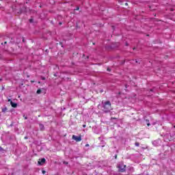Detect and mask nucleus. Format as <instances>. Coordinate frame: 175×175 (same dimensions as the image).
I'll use <instances>...</instances> for the list:
<instances>
[{"instance_id":"obj_1","label":"nucleus","mask_w":175,"mask_h":175,"mask_svg":"<svg viewBox=\"0 0 175 175\" xmlns=\"http://www.w3.org/2000/svg\"><path fill=\"white\" fill-rule=\"evenodd\" d=\"M103 105V110L104 113H109L110 112V110H111V103H110V100H107L105 102H102Z\"/></svg>"},{"instance_id":"obj_2","label":"nucleus","mask_w":175,"mask_h":175,"mask_svg":"<svg viewBox=\"0 0 175 175\" xmlns=\"http://www.w3.org/2000/svg\"><path fill=\"white\" fill-rule=\"evenodd\" d=\"M118 169L119 173H125L126 172V165L124 164V162L120 161L116 166Z\"/></svg>"},{"instance_id":"obj_3","label":"nucleus","mask_w":175,"mask_h":175,"mask_svg":"<svg viewBox=\"0 0 175 175\" xmlns=\"http://www.w3.org/2000/svg\"><path fill=\"white\" fill-rule=\"evenodd\" d=\"M72 139V140H75V142H81V135L77 136L73 135Z\"/></svg>"},{"instance_id":"obj_4","label":"nucleus","mask_w":175,"mask_h":175,"mask_svg":"<svg viewBox=\"0 0 175 175\" xmlns=\"http://www.w3.org/2000/svg\"><path fill=\"white\" fill-rule=\"evenodd\" d=\"M38 163L40 166H43V165H44L46 163V159L42 158V159H40L39 161L38 162Z\"/></svg>"},{"instance_id":"obj_5","label":"nucleus","mask_w":175,"mask_h":175,"mask_svg":"<svg viewBox=\"0 0 175 175\" xmlns=\"http://www.w3.org/2000/svg\"><path fill=\"white\" fill-rule=\"evenodd\" d=\"M39 128H40V131H44L45 128H44V125L42 123L39 124Z\"/></svg>"},{"instance_id":"obj_6","label":"nucleus","mask_w":175,"mask_h":175,"mask_svg":"<svg viewBox=\"0 0 175 175\" xmlns=\"http://www.w3.org/2000/svg\"><path fill=\"white\" fill-rule=\"evenodd\" d=\"M21 42V39L20 38L16 37V41H12V43H15L16 44H18Z\"/></svg>"},{"instance_id":"obj_7","label":"nucleus","mask_w":175,"mask_h":175,"mask_svg":"<svg viewBox=\"0 0 175 175\" xmlns=\"http://www.w3.org/2000/svg\"><path fill=\"white\" fill-rule=\"evenodd\" d=\"M10 105H11L12 107H14V108L17 107V103H14L13 101H11Z\"/></svg>"},{"instance_id":"obj_8","label":"nucleus","mask_w":175,"mask_h":175,"mask_svg":"<svg viewBox=\"0 0 175 175\" xmlns=\"http://www.w3.org/2000/svg\"><path fill=\"white\" fill-rule=\"evenodd\" d=\"M16 42V37L11 38V40L10 42V43H12V44H16V42Z\"/></svg>"},{"instance_id":"obj_9","label":"nucleus","mask_w":175,"mask_h":175,"mask_svg":"<svg viewBox=\"0 0 175 175\" xmlns=\"http://www.w3.org/2000/svg\"><path fill=\"white\" fill-rule=\"evenodd\" d=\"M34 144H36V146H42V142L40 141H35Z\"/></svg>"},{"instance_id":"obj_10","label":"nucleus","mask_w":175,"mask_h":175,"mask_svg":"<svg viewBox=\"0 0 175 175\" xmlns=\"http://www.w3.org/2000/svg\"><path fill=\"white\" fill-rule=\"evenodd\" d=\"M135 61L136 64H140V62H142V59H135Z\"/></svg>"},{"instance_id":"obj_11","label":"nucleus","mask_w":175,"mask_h":175,"mask_svg":"<svg viewBox=\"0 0 175 175\" xmlns=\"http://www.w3.org/2000/svg\"><path fill=\"white\" fill-rule=\"evenodd\" d=\"M2 113H5L6 112V111L8 110V107H4V108H2Z\"/></svg>"},{"instance_id":"obj_12","label":"nucleus","mask_w":175,"mask_h":175,"mask_svg":"<svg viewBox=\"0 0 175 175\" xmlns=\"http://www.w3.org/2000/svg\"><path fill=\"white\" fill-rule=\"evenodd\" d=\"M79 23H80V21L76 22V28L80 29V26H79Z\"/></svg>"},{"instance_id":"obj_13","label":"nucleus","mask_w":175,"mask_h":175,"mask_svg":"<svg viewBox=\"0 0 175 175\" xmlns=\"http://www.w3.org/2000/svg\"><path fill=\"white\" fill-rule=\"evenodd\" d=\"M145 121L147 123L148 126H150V125H151V124H150V120H149L146 119V120H145Z\"/></svg>"},{"instance_id":"obj_14","label":"nucleus","mask_w":175,"mask_h":175,"mask_svg":"<svg viewBox=\"0 0 175 175\" xmlns=\"http://www.w3.org/2000/svg\"><path fill=\"white\" fill-rule=\"evenodd\" d=\"M0 151L3 153L6 152V150L3 149L1 146H0Z\"/></svg>"},{"instance_id":"obj_15","label":"nucleus","mask_w":175,"mask_h":175,"mask_svg":"<svg viewBox=\"0 0 175 175\" xmlns=\"http://www.w3.org/2000/svg\"><path fill=\"white\" fill-rule=\"evenodd\" d=\"M16 12L17 14H21V13H23V10H20L19 11L17 12V10H16Z\"/></svg>"},{"instance_id":"obj_16","label":"nucleus","mask_w":175,"mask_h":175,"mask_svg":"<svg viewBox=\"0 0 175 175\" xmlns=\"http://www.w3.org/2000/svg\"><path fill=\"white\" fill-rule=\"evenodd\" d=\"M29 22L30 23V24H33V19L32 18L29 19Z\"/></svg>"},{"instance_id":"obj_17","label":"nucleus","mask_w":175,"mask_h":175,"mask_svg":"<svg viewBox=\"0 0 175 175\" xmlns=\"http://www.w3.org/2000/svg\"><path fill=\"white\" fill-rule=\"evenodd\" d=\"M36 94H42V90L38 89V90H37V92H36Z\"/></svg>"},{"instance_id":"obj_18","label":"nucleus","mask_w":175,"mask_h":175,"mask_svg":"<svg viewBox=\"0 0 175 175\" xmlns=\"http://www.w3.org/2000/svg\"><path fill=\"white\" fill-rule=\"evenodd\" d=\"M135 145L136 147H139L140 146V144L139 142H135Z\"/></svg>"},{"instance_id":"obj_19","label":"nucleus","mask_w":175,"mask_h":175,"mask_svg":"<svg viewBox=\"0 0 175 175\" xmlns=\"http://www.w3.org/2000/svg\"><path fill=\"white\" fill-rule=\"evenodd\" d=\"M41 80H46V77L41 76L40 77Z\"/></svg>"},{"instance_id":"obj_20","label":"nucleus","mask_w":175,"mask_h":175,"mask_svg":"<svg viewBox=\"0 0 175 175\" xmlns=\"http://www.w3.org/2000/svg\"><path fill=\"white\" fill-rule=\"evenodd\" d=\"M154 90H155V88L150 89V92H155Z\"/></svg>"},{"instance_id":"obj_21","label":"nucleus","mask_w":175,"mask_h":175,"mask_svg":"<svg viewBox=\"0 0 175 175\" xmlns=\"http://www.w3.org/2000/svg\"><path fill=\"white\" fill-rule=\"evenodd\" d=\"M59 44H60V46H62V47H64V42H59Z\"/></svg>"},{"instance_id":"obj_22","label":"nucleus","mask_w":175,"mask_h":175,"mask_svg":"<svg viewBox=\"0 0 175 175\" xmlns=\"http://www.w3.org/2000/svg\"><path fill=\"white\" fill-rule=\"evenodd\" d=\"M107 72H111V69L110 68H107Z\"/></svg>"},{"instance_id":"obj_23","label":"nucleus","mask_w":175,"mask_h":175,"mask_svg":"<svg viewBox=\"0 0 175 175\" xmlns=\"http://www.w3.org/2000/svg\"><path fill=\"white\" fill-rule=\"evenodd\" d=\"M42 174H46V172L44 171V170H42Z\"/></svg>"},{"instance_id":"obj_24","label":"nucleus","mask_w":175,"mask_h":175,"mask_svg":"<svg viewBox=\"0 0 175 175\" xmlns=\"http://www.w3.org/2000/svg\"><path fill=\"white\" fill-rule=\"evenodd\" d=\"M79 9H80V7L77 6V7L76 8V9H75V10H79Z\"/></svg>"},{"instance_id":"obj_25","label":"nucleus","mask_w":175,"mask_h":175,"mask_svg":"<svg viewBox=\"0 0 175 175\" xmlns=\"http://www.w3.org/2000/svg\"><path fill=\"white\" fill-rule=\"evenodd\" d=\"M125 46H129V43H128V42H125Z\"/></svg>"},{"instance_id":"obj_26","label":"nucleus","mask_w":175,"mask_h":175,"mask_svg":"<svg viewBox=\"0 0 175 175\" xmlns=\"http://www.w3.org/2000/svg\"><path fill=\"white\" fill-rule=\"evenodd\" d=\"M79 157H80V156H78V157L77 156H74L73 157V158H75V159H77V158H79Z\"/></svg>"},{"instance_id":"obj_27","label":"nucleus","mask_w":175,"mask_h":175,"mask_svg":"<svg viewBox=\"0 0 175 175\" xmlns=\"http://www.w3.org/2000/svg\"><path fill=\"white\" fill-rule=\"evenodd\" d=\"M22 42H23V43L25 42V38H24V37L22 38Z\"/></svg>"},{"instance_id":"obj_28","label":"nucleus","mask_w":175,"mask_h":175,"mask_svg":"<svg viewBox=\"0 0 175 175\" xmlns=\"http://www.w3.org/2000/svg\"><path fill=\"white\" fill-rule=\"evenodd\" d=\"M63 163H64V165H68V163L66 162V161H64Z\"/></svg>"},{"instance_id":"obj_29","label":"nucleus","mask_w":175,"mask_h":175,"mask_svg":"<svg viewBox=\"0 0 175 175\" xmlns=\"http://www.w3.org/2000/svg\"><path fill=\"white\" fill-rule=\"evenodd\" d=\"M62 110L64 111V110H66V107H62Z\"/></svg>"},{"instance_id":"obj_30","label":"nucleus","mask_w":175,"mask_h":175,"mask_svg":"<svg viewBox=\"0 0 175 175\" xmlns=\"http://www.w3.org/2000/svg\"><path fill=\"white\" fill-rule=\"evenodd\" d=\"M10 126H13V122H12V124L8 126V128H10Z\"/></svg>"},{"instance_id":"obj_31","label":"nucleus","mask_w":175,"mask_h":175,"mask_svg":"<svg viewBox=\"0 0 175 175\" xmlns=\"http://www.w3.org/2000/svg\"><path fill=\"white\" fill-rule=\"evenodd\" d=\"M23 117L25 118V120H28V117L23 116Z\"/></svg>"},{"instance_id":"obj_32","label":"nucleus","mask_w":175,"mask_h":175,"mask_svg":"<svg viewBox=\"0 0 175 175\" xmlns=\"http://www.w3.org/2000/svg\"><path fill=\"white\" fill-rule=\"evenodd\" d=\"M124 86H125V88H126V89L129 87V85H126V84Z\"/></svg>"},{"instance_id":"obj_33","label":"nucleus","mask_w":175,"mask_h":175,"mask_svg":"<svg viewBox=\"0 0 175 175\" xmlns=\"http://www.w3.org/2000/svg\"><path fill=\"white\" fill-rule=\"evenodd\" d=\"M8 102H10V104H11L12 102V99L9 98V99H8Z\"/></svg>"},{"instance_id":"obj_34","label":"nucleus","mask_w":175,"mask_h":175,"mask_svg":"<svg viewBox=\"0 0 175 175\" xmlns=\"http://www.w3.org/2000/svg\"><path fill=\"white\" fill-rule=\"evenodd\" d=\"M85 147H90V144H85Z\"/></svg>"},{"instance_id":"obj_35","label":"nucleus","mask_w":175,"mask_h":175,"mask_svg":"<svg viewBox=\"0 0 175 175\" xmlns=\"http://www.w3.org/2000/svg\"><path fill=\"white\" fill-rule=\"evenodd\" d=\"M59 25H62V22H59Z\"/></svg>"},{"instance_id":"obj_36","label":"nucleus","mask_w":175,"mask_h":175,"mask_svg":"<svg viewBox=\"0 0 175 175\" xmlns=\"http://www.w3.org/2000/svg\"><path fill=\"white\" fill-rule=\"evenodd\" d=\"M111 120H117L116 118H111Z\"/></svg>"},{"instance_id":"obj_37","label":"nucleus","mask_w":175,"mask_h":175,"mask_svg":"<svg viewBox=\"0 0 175 175\" xmlns=\"http://www.w3.org/2000/svg\"><path fill=\"white\" fill-rule=\"evenodd\" d=\"M25 140L28 139V136L25 137Z\"/></svg>"},{"instance_id":"obj_38","label":"nucleus","mask_w":175,"mask_h":175,"mask_svg":"<svg viewBox=\"0 0 175 175\" xmlns=\"http://www.w3.org/2000/svg\"><path fill=\"white\" fill-rule=\"evenodd\" d=\"M114 158L115 159H117V154H115Z\"/></svg>"},{"instance_id":"obj_39","label":"nucleus","mask_w":175,"mask_h":175,"mask_svg":"<svg viewBox=\"0 0 175 175\" xmlns=\"http://www.w3.org/2000/svg\"><path fill=\"white\" fill-rule=\"evenodd\" d=\"M4 44H8V42H4Z\"/></svg>"},{"instance_id":"obj_40","label":"nucleus","mask_w":175,"mask_h":175,"mask_svg":"<svg viewBox=\"0 0 175 175\" xmlns=\"http://www.w3.org/2000/svg\"><path fill=\"white\" fill-rule=\"evenodd\" d=\"M55 77H57V73L54 74Z\"/></svg>"},{"instance_id":"obj_41","label":"nucleus","mask_w":175,"mask_h":175,"mask_svg":"<svg viewBox=\"0 0 175 175\" xmlns=\"http://www.w3.org/2000/svg\"><path fill=\"white\" fill-rule=\"evenodd\" d=\"M85 126H86L85 124L83 125V128H85Z\"/></svg>"},{"instance_id":"obj_42","label":"nucleus","mask_w":175,"mask_h":175,"mask_svg":"<svg viewBox=\"0 0 175 175\" xmlns=\"http://www.w3.org/2000/svg\"><path fill=\"white\" fill-rule=\"evenodd\" d=\"M108 49H111V46H108Z\"/></svg>"},{"instance_id":"obj_43","label":"nucleus","mask_w":175,"mask_h":175,"mask_svg":"<svg viewBox=\"0 0 175 175\" xmlns=\"http://www.w3.org/2000/svg\"><path fill=\"white\" fill-rule=\"evenodd\" d=\"M86 58L88 59V58H90V56H87Z\"/></svg>"},{"instance_id":"obj_44","label":"nucleus","mask_w":175,"mask_h":175,"mask_svg":"<svg viewBox=\"0 0 175 175\" xmlns=\"http://www.w3.org/2000/svg\"><path fill=\"white\" fill-rule=\"evenodd\" d=\"M118 94H119V95H121V92H119Z\"/></svg>"},{"instance_id":"obj_45","label":"nucleus","mask_w":175,"mask_h":175,"mask_svg":"<svg viewBox=\"0 0 175 175\" xmlns=\"http://www.w3.org/2000/svg\"><path fill=\"white\" fill-rule=\"evenodd\" d=\"M126 92H128V90L125 89Z\"/></svg>"},{"instance_id":"obj_46","label":"nucleus","mask_w":175,"mask_h":175,"mask_svg":"<svg viewBox=\"0 0 175 175\" xmlns=\"http://www.w3.org/2000/svg\"><path fill=\"white\" fill-rule=\"evenodd\" d=\"M21 85H24V83H21Z\"/></svg>"},{"instance_id":"obj_47","label":"nucleus","mask_w":175,"mask_h":175,"mask_svg":"<svg viewBox=\"0 0 175 175\" xmlns=\"http://www.w3.org/2000/svg\"><path fill=\"white\" fill-rule=\"evenodd\" d=\"M2 90H5V88H4V87H3V88H2Z\"/></svg>"},{"instance_id":"obj_48","label":"nucleus","mask_w":175,"mask_h":175,"mask_svg":"<svg viewBox=\"0 0 175 175\" xmlns=\"http://www.w3.org/2000/svg\"><path fill=\"white\" fill-rule=\"evenodd\" d=\"M16 38H17V37H15V41H16Z\"/></svg>"},{"instance_id":"obj_49","label":"nucleus","mask_w":175,"mask_h":175,"mask_svg":"<svg viewBox=\"0 0 175 175\" xmlns=\"http://www.w3.org/2000/svg\"><path fill=\"white\" fill-rule=\"evenodd\" d=\"M149 8L151 9V6H149Z\"/></svg>"},{"instance_id":"obj_50","label":"nucleus","mask_w":175,"mask_h":175,"mask_svg":"<svg viewBox=\"0 0 175 175\" xmlns=\"http://www.w3.org/2000/svg\"><path fill=\"white\" fill-rule=\"evenodd\" d=\"M83 57H85V55H83Z\"/></svg>"},{"instance_id":"obj_51","label":"nucleus","mask_w":175,"mask_h":175,"mask_svg":"<svg viewBox=\"0 0 175 175\" xmlns=\"http://www.w3.org/2000/svg\"><path fill=\"white\" fill-rule=\"evenodd\" d=\"M152 125H155V123H153Z\"/></svg>"},{"instance_id":"obj_52","label":"nucleus","mask_w":175,"mask_h":175,"mask_svg":"<svg viewBox=\"0 0 175 175\" xmlns=\"http://www.w3.org/2000/svg\"><path fill=\"white\" fill-rule=\"evenodd\" d=\"M153 144H155V142H153Z\"/></svg>"}]
</instances>
